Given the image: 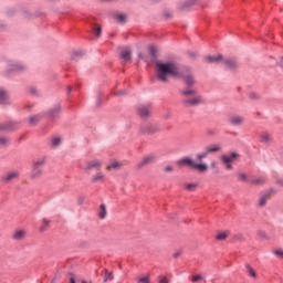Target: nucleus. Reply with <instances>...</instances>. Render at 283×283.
Here are the masks:
<instances>
[{
	"label": "nucleus",
	"instance_id": "obj_1",
	"mask_svg": "<svg viewBox=\"0 0 283 283\" xmlns=\"http://www.w3.org/2000/svg\"><path fill=\"white\" fill-rule=\"evenodd\" d=\"M155 65L157 67V78L161 83H167L169 76H172V78H182L186 85H193L196 83L193 75L189 71H186L185 67H180L174 62L165 63L157 61Z\"/></svg>",
	"mask_w": 283,
	"mask_h": 283
},
{
	"label": "nucleus",
	"instance_id": "obj_41",
	"mask_svg": "<svg viewBox=\"0 0 283 283\" xmlns=\"http://www.w3.org/2000/svg\"><path fill=\"white\" fill-rule=\"evenodd\" d=\"M259 205L260 207H264V205H266V197H261L260 200H259Z\"/></svg>",
	"mask_w": 283,
	"mask_h": 283
},
{
	"label": "nucleus",
	"instance_id": "obj_50",
	"mask_svg": "<svg viewBox=\"0 0 283 283\" xmlns=\"http://www.w3.org/2000/svg\"><path fill=\"white\" fill-rule=\"evenodd\" d=\"M282 283H283V280H282Z\"/></svg>",
	"mask_w": 283,
	"mask_h": 283
},
{
	"label": "nucleus",
	"instance_id": "obj_46",
	"mask_svg": "<svg viewBox=\"0 0 283 283\" xmlns=\"http://www.w3.org/2000/svg\"><path fill=\"white\" fill-rule=\"evenodd\" d=\"M31 94H36V88L32 87L31 88Z\"/></svg>",
	"mask_w": 283,
	"mask_h": 283
},
{
	"label": "nucleus",
	"instance_id": "obj_6",
	"mask_svg": "<svg viewBox=\"0 0 283 283\" xmlns=\"http://www.w3.org/2000/svg\"><path fill=\"white\" fill-rule=\"evenodd\" d=\"M238 158V154L232 153L231 155H223L221 157V160L223 165H226V169H233V166H231V163Z\"/></svg>",
	"mask_w": 283,
	"mask_h": 283
},
{
	"label": "nucleus",
	"instance_id": "obj_24",
	"mask_svg": "<svg viewBox=\"0 0 283 283\" xmlns=\"http://www.w3.org/2000/svg\"><path fill=\"white\" fill-rule=\"evenodd\" d=\"M196 1L198 0H189L188 2H185L180 6L181 10H187L188 8H191V6H193V3H196Z\"/></svg>",
	"mask_w": 283,
	"mask_h": 283
},
{
	"label": "nucleus",
	"instance_id": "obj_33",
	"mask_svg": "<svg viewBox=\"0 0 283 283\" xmlns=\"http://www.w3.org/2000/svg\"><path fill=\"white\" fill-rule=\"evenodd\" d=\"M52 147H59L61 145V137H53L51 139Z\"/></svg>",
	"mask_w": 283,
	"mask_h": 283
},
{
	"label": "nucleus",
	"instance_id": "obj_12",
	"mask_svg": "<svg viewBox=\"0 0 283 283\" xmlns=\"http://www.w3.org/2000/svg\"><path fill=\"white\" fill-rule=\"evenodd\" d=\"M156 160V156L149 155L145 157L139 164L138 167H145V165H149Z\"/></svg>",
	"mask_w": 283,
	"mask_h": 283
},
{
	"label": "nucleus",
	"instance_id": "obj_14",
	"mask_svg": "<svg viewBox=\"0 0 283 283\" xmlns=\"http://www.w3.org/2000/svg\"><path fill=\"white\" fill-rule=\"evenodd\" d=\"M120 59H123V61H132V51H129V49L123 50L120 53Z\"/></svg>",
	"mask_w": 283,
	"mask_h": 283
},
{
	"label": "nucleus",
	"instance_id": "obj_21",
	"mask_svg": "<svg viewBox=\"0 0 283 283\" xmlns=\"http://www.w3.org/2000/svg\"><path fill=\"white\" fill-rule=\"evenodd\" d=\"M105 216H107V210L105 209V205H101L99 206L98 218L101 220H104Z\"/></svg>",
	"mask_w": 283,
	"mask_h": 283
},
{
	"label": "nucleus",
	"instance_id": "obj_39",
	"mask_svg": "<svg viewBox=\"0 0 283 283\" xmlns=\"http://www.w3.org/2000/svg\"><path fill=\"white\" fill-rule=\"evenodd\" d=\"M9 140L6 137H0V146L6 147L8 145Z\"/></svg>",
	"mask_w": 283,
	"mask_h": 283
},
{
	"label": "nucleus",
	"instance_id": "obj_47",
	"mask_svg": "<svg viewBox=\"0 0 283 283\" xmlns=\"http://www.w3.org/2000/svg\"><path fill=\"white\" fill-rule=\"evenodd\" d=\"M250 98H255V93H251Z\"/></svg>",
	"mask_w": 283,
	"mask_h": 283
},
{
	"label": "nucleus",
	"instance_id": "obj_4",
	"mask_svg": "<svg viewBox=\"0 0 283 283\" xmlns=\"http://www.w3.org/2000/svg\"><path fill=\"white\" fill-rule=\"evenodd\" d=\"M177 165L179 167H191L192 169H196L197 171H200V174H205L207 171L208 166L207 164H197L193 161V159L189 157H184L177 161Z\"/></svg>",
	"mask_w": 283,
	"mask_h": 283
},
{
	"label": "nucleus",
	"instance_id": "obj_5",
	"mask_svg": "<svg viewBox=\"0 0 283 283\" xmlns=\"http://www.w3.org/2000/svg\"><path fill=\"white\" fill-rule=\"evenodd\" d=\"M43 165H45V158H40L33 164V169L31 171V178L34 180L41 178L43 174Z\"/></svg>",
	"mask_w": 283,
	"mask_h": 283
},
{
	"label": "nucleus",
	"instance_id": "obj_3",
	"mask_svg": "<svg viewBox=\"0 0 283 283\" xmlns=\"http://www.w3.org/2000/svg\"><path fill=\"white\" fill-rule=\"evenodd\" d=\"M206 63H222L226 67L230 70H235L238 67V62L232 57H222V55H208L205 57Z\"/></svg>",
	"mask_w": 283,
	"mask_h": 283
},
{
	"label": "nucleus",
	"instance_id": "obj_25",
	"mask_svg": "<svg viewBox=\"0 0 283 283\" xmlns=\"http://www.w3.org/2000/svg\"><path fill=\"white\" fill-rule=\"evenodd\" d=\"M102 31L103 29L101 28V25L98 24L93 25L92 32L93 34H95V36H101Z\"/></svg>",
	"mask_w": 283,
	"mask_h": 283
},
{
	"label": "nucleus",
	"instance_id": "obj_20",
	"mask_svg": "<svg viewBox=\"0 0 283 283\" xmlns=\"http://www.w3.org/2000/svg\"><path fill=\"white\" fill-rule=\"evenodd\" d=\"M137 283H151L149 274L137 277Z\"/></svg>",
	"mask_w": 283,
	"mask_h": 283
},
{
	"label": "nucleus",
	"instance_id": "obj_19",
	"mask_svg": "<svg viewBox=\"0 0 283 283\" xmlns=\"http://www.w3.org/2000/svg\"><path fill=\"white\" fill-rule=\"evenodd\" d=\"M6 129H17V124L10 123L8 125L0 124V132H3Z\"/></svg>",
	"mask_w": 283,
	"mask_h": 283
},
{
	"label": "nucleus",
	"instance_id": "obj_15",
	"mask_svg": "<svg viewBox=\"0 0 283 283\" xmlns=\"http://www.w3.org/2000/svg\"><path fill=\"white\" fill-rule=\"evenodd\" d=\"M25 233H27L25 230H17L13 233L12 238L13 240H23L25 238Z\"/></svg>",
	"mask_w": 283,
	"mask_h": 283
},
{
	"label": "nucleus",
	"instance_id": "obj_35",
	"mask_svg": "<svg viewBox=\"0 0 283 283\" xmlns=\"http://www.w3.org/2000/svg\"><path fill=\"white\" fill-rule=\"evenodd\" d=\"M238 178L241 182H251V179L247 177V174H240Z\"/></svg>",
	"mask_w": 283,
	"mask_h": 283
},
{
	"label": "nucleus",
	"instance_id": "obj_48",
	"mask_svg": "<svg viewBox=\"0 0 283 283\" xmlns=\"http://www.w3.org/2000/svg\"><path fill=\"white\" fill-rule=\"evenodd\" d=\"M70 92H72V86L67 87V94H70Z\"/></svg>",
	"mask_w": 283,
	"mask_h": 283
},
{
	"label": "nucleus",
	"instance_id": "obj_22",
	"mask_svg": "<svg viewBox=\"0 0 283 283\" xmlns=\"http://www.w3.org/2000/svg\"><path fill=\"white\" fill-rule=\"evenodd\" d=\"M206 151H207V154H213L216 151H220V146H218V145L208 146L206 148Z\"/></svg>",
	"mask_w": 283,
	"mask_h": 283
},
{
	"label": "nucleus",
	"instance_id": "obj_17",
	"mask_svg": "<svg viewBox=\"0 0 283 283\" xmlns=\"http://www.w3.org/2000/svg\"><path fill=\"white\" fill-rule=\"evenodd\" d=\"M245 269H247L248 275L250 277H252L253 280L258 279V273H255V270H253V268H251V265H247Z\"/></svg>",
	"mask_w": 283,
	"mask_h": 283
},
{
	"label": "nucleus",
	"instance_id": "obj_40",
	"mask_svg": "<svg viewBox=\"0 0 283 283\" xmlns=\"http://www.w3.org/2000/svg\"><path fill=\"white\" fill-rule=\"evenodd\" d=\"M209 153H207V150L205 153H201L199 155H197V160H202L203 158H207Z\"/></svg>",
	"mask_w": 283,
	"mask_h": 283
},
{
	"label": "nucleus",
	"instance_id": "obj_13",
	"mask_svg": "<svg viewBox=\"0 0 283 283\" xmlns=\"http://www.w3.org/2000/svg\"><path fill=\"white\" fill-rule=\"evenodd\" d=\"M92 182H105V175L103 172L95 174L92 179Z\"/></svg>",
	"mask_w": 283,
	"mask_h": 283
},
{
	"label": "nucleus",
	"instance_id": "obj_42",
	"mask_svg": "<svg viewBox=\"0 0 283 283\" xmlns=\"http://www.w3.org/2000/svg\"><path fill=\"white\" fill-rule=\"evenodd\" d=\"M273 253L276 258H283V250H274Z\"/></svg>",
	"mask_w": 283,
	"mask_h": 283
},
{
	"label": "nucleus",
	"instance_id": "obj_32",
	"mask_svg": "<svg viewBox=\"0 0 283 283\" xmlns=\"http://www.w3.org/2000/svg\"><path fill=\"white\" fill-rule=\"evenodd\" d=\"M11 67L12 72H21V70L25 69L22 64H12Z\"/></svg>",
	"mask_w": 283,
	"mask_h": 283
},
{
	"label": "nucleus",
	"instance_id": "obj_18",
	"mask_svg": "<svg viewBox=\"0 0 283 283\" xmlns=\"http://www.w3.org/2000/svg\"><path fill=\"white\" fill-rule=\"evenodd\" d=\"M227 238H229V231H221L216 235V240L219 241L227 240Z\"/></svg>",
	"mask_w": 283,
	"mask_h": 283
},
{
	"label": "nucleus",
	"instance_id": "obj_11",
	"mask_svg": "<svg viewBox=\"0 0 283 283\" xmlns=\"http://www.w3.org/2000/svg\"><path fill=\"white\" fill-rule=\"evenodd\" d=\"M8 103H10L8 92H6L3 88H0V105H8Z\"/></svg>",
	"mask_w": 283,
	"mask_h": 283
},
{
	"label": "nucleus",
	"instance_id": "obj_26",
	"mask_svg": "<svg viewBox=\"0 0 283 283\" xmlns=\"http://www.w3.org/2000/svg\"><path fill=\"white\" fill-rule=\"evenodd\" d=\"M60 112H61V106H56V107L54 108V111H51V112L49 113V116H50L51 118H56V116H59Z\"/></svg>",
	"mask_w": 283,
	"mask_h": 283
},
{
	"label": "nucleus",
	"instance_id": "obj_2",
	"mask_svg": "<svg viewBox=\"0 0 283 283\" xmlns=\"http://www.w3.org/2000/svg\"><path fill=\"white\" fill-rule=\"evenodd\" d=\"M181 94L184 96V105H186V107H196V105L205 103V99L202 96L198 95L196 90H186L182 91Z\"/></svg>",
	"mask_w": 283,
	"mask_h": 283
},
{
	"label": "nucleus",
	"instance_id": "obj_28",
	"mask_svg": "<svg viewBox=\"0 0 283 283\" xmlns=\"http://www.w3.org/2000/svg\"><path fill=\"white\" fill-rule=\"evenodd\" d=\"M39 120H41V116H39V115H33L29 118L30 125H36V123H39Z\"/></svg>",
	"mask_w": 283,
	"mask_h": 283
},
{
	"label": "nucleus",
	"instance_id": "obj_9",
	"mask_svg": "<svg viewBox=\"0 0 283 283\" xmlns=\"http://www.w3.org/2000/svg\"><path fill=\"white\" fill-rule=\"evenodd\" d=\"M229 123H231L234 126L242 125V123H244V117L240 115H232L229 118Z\"/></svg>",
	"mask_w": 283,
	"mask_h": 283
},
{
	"label": "nucleus",
	"instance_id": "obj_30",
	"mask_svg": "<svg viewBox=\"0 0 283 283\" xmlns=\"http://www.w3.org/2000/svg\"><path fill=\"white\" fill-rule=\"evenodd\" d=\"M114 19H115L116 21H118V23H125V14H123V13H116V14L114 15Z\"/></svg>",
	"mask_w": 283,
	"mask_h": 283
},
{
	"label": "nucleus",
	"instance_id": "obj_43",
	"mask_svg": "<svg viewBox=\"0 0 283 283\" xmlns=\"http://www.w3.org/2000/svg\"><path fill=\"white\" fill-rule=\"evenodd\" d=\"M149 52L151 56H156V46H149Z\"/></svg>",
	"mask_w": 283,
	"mask_h": 283
},
{
	"label": "nucleus",
	"instance_id": "obj_37",
	"mask_svg": "<svg viewBox=\"0 0 283 283\" xmlns=\"http://www.w3.org/2000/svg\"><path fill=\"white\" fill-rule=\"evenodd\" d=\"M158 283H169V277H167L165 275H159Z\"/></svg>",
	"mask_w": 283,
	"mask_h": 283
},
{
	"label": "nucleus",
	"instance_id": "obj_16",
	"mask_svg": "<svg viewBox=\"0 0 283 283\" xmlns=\"http://www.w3.org/2000/svg\"><path fill=\"white\" fill-rule=\"evenodd\" d=\"M266 179L264 177H258L255 179H250V185H264Z\"/></svg>",
	"mask_w": 283,
	"mask_h": 283
},
{
	"label": "nucleus",
	"instance_id": "obj_10",
	"mask_svg": "<svg viewBox=\"0 0 283 283\" xmlns=\"http://www.w3.org/2000/svg\"><path fill=\"white\" fill-rule=\"evenodd\" d=\"M138 113H139V116H142V118H147V116H149V114H150L149 106L139 105Z\"/></svg>",
	"mask_w": 283,
	"mask_h": 283
},
{
	"label": "nucleus",
	"instance_id": "obj_23",
	"mask_svg": "<svg viewBox=\"0 0 283 283\" xmlns=\"http://www.w3.org/2000/svg\"><path fill=\"white\" fill-rule=\"evenodd\" d=\"M156 132H160V127L158 125H153L148 127L146 134H156Z\"/></svg>",
	"mask_w": 283,
	"mask_h": 283
},
{
	"label": "nucleus",
	"instance_id": "obj_38",
	"mask_svg": "<svg viewBox=\"0 0 283 283\" xmlns=\"http://www.w3.org/2000/svg\"><path fill=\"white\" fill-rule=\"evenodd\" d=\"M49 226H50V220L43 219L42 227L40 228V231H43Z\"/></svg>",
	"mask_w": 283,
	"mask_h": 283
},
{
	"label": "nucleus",
	"instance_id": "obj_34",
	"mask_svg": "<svg viewBox=\"0 0 283 283\" xmlns=\"http://www.w3.org/2000/svg\"><path fill=\"white\" fill-rule=\"evenodd\" d=\"M118 167H120V164H118V161H113L106 169L109 171L111 169H118Z\"/></svg>",
	"mask_w": 283,
	"mask_h": 283
},
{
	"label": "nucleus",
	"instance_id": "obj_31",
	"mask_svg": "<svg viewBox=\"0 0 283 283\" xmlns=\"http://www.w3.org/2000/svg\"><path fill=\"white\" fill-rule=\"evenodd\" d=\"M197 188H198V184H186L185 185V189H187V191H196Z\"/></svg>",
	"mask_w": 283,
	"mask_h": 283
},
{
	"label": "nucleus",
	"instance_id": "obj_27",
	"mask_svg": "<svg viewBox=\"0 0 283 283\" xmlns=\"http://www.w3.org/2000/svg\"><path fill=\"white\" fill-rule=\"evenodd\" d=\"M114 280V274L107 270H105L104 282H112Z\"/></svg>",
	"mask_w": 283,
	"mask_h": 283
},
{
	"label": "nucleus",
	"instance_id": "obj_8",
	"mask_svg": "<svg viewBox=\"0 0 283 283\" xmlns=\"http://www.w3.org/2000/svg\"><path fill=\"white\" fill-rule=\"evenodd\" d=\"M102 166H103V161L95 159V160L87 161L84 169L86 171H90L91 169H101Z\"/></svg>",
	"mask_w": 283,
	"mask_h": 283
},
{
	"label": "nucleus",
	"instance_id": "obj_49",
	"mask_svg": "<svg viewBox=\"0 0 283 283\" xmlns=\"http://www.w3.org/2000/svg\"><path fill=\"white\" fill-rule=\"evenodd\" d=\"M138 56H139L140 59H143V54H142V53H139Z\"/></svg>",
	"mask_w": 283,
	"mask_h": 283
},
{
	"label": "nucleus",
	"instance_id": "obj_7",
	"mask_svg": "<svg viewBox=\"0 0 283 283\" xmlns=\"http://www.w3.org/2000/svg\"><path fill=\"white\" fill-rule=\"evenodd\" d=\"M17 178H19V171L18 170H11V171L6 172L2 176L1 180H2V182L8 184V182H12L13 180H17Z\"/></svg>",
	"mask_w": 283,
	"mask_h": 283
},
{
	"label": "nucleus",
	"instance_id": "obj_45",
	"mask_svg": "<svg viewBox=\"0 0 283 283\" xmlns=\"http://www.w3.org/2000/svg\"><path fill=\"white\" fill-rule=\"evenodd\" d=\"M70 283H76V279L74 277V275L70 276Z\"/></svg>",
	"mask_w": 283,
	"mask_h": 283
},
{
	"label": "nucleus",
	"instance_id": "obj_29",
	"mask_svg": "<svg viewBox=\"0 0 283 283\" xmlns=\"http://www.w3.org/2000/svg\"><path fill=\"white\" fill-rule=\"evenodd\" d=\"M261 140H262V143H271V134L262 133L261 134Z\"/></svg>",
	"mask_w": 283,
	"mask_h": 283
},
{
	"label": "nucleus",
	"instance_id": "obj_44",
	"mask_svg": "<svg viewBox=\"0 0 283 283\" xmlns=\"http://www.w3.org/2000/svg\"><path fill=\"white\" fill-rule=\"evenodd\" d=\"M165 171H167V172H169V171H174V167H171V166H167V167L165 168Z\"/></svg>",
	"mask_w": 283,
	"mask_h": 283
},
{
	"label": "nucleus",
	"instance_id": "obj_36",
	"mask_svg": "<svg viewBox=\"0 0 283 283\" xmlns=\"http://www.w3.org/2000/svg\"><path fill=\"white\" fill-rule=\"evenodd\" d=\"M200 280H203L201 274H196L190 277L191 282H200Z\"/></svg>",
	"mask_w": 283,
	"mask_h": 283
}]
</instances>
